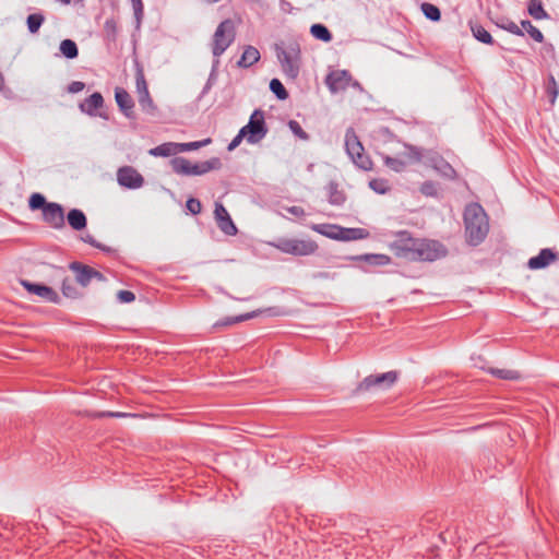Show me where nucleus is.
I'll return each mask as SVG.
<instances>
[{"label": "nucleus", "mask_w": 559, "mask_h": 559, "mask_svg": "<svg viewBox=\"0 0 559 559\" xmlns=\"http://www.w3.org/2000/svg\"><path fill=\"white\" fill-rule=\"evenodd\" d=\"M500 27L502 29H506L507 32L516 35V36H524V32L522 29V26L520 27L516 23L513 21H507L506 23L501 24Z\"/></svg>", "instance_id": "50"}, {"label": "nucleus", "mask_w": 559, "mask_h": 559, "mask_svg": "<svg viewBox=\"0 0 559 559\" xmlns=\"http://www.w3.org/2000/svg\"><path fill=\"white\" fill-rule=\"evenodd\" d=\"M68 224L74 230H82L86 227L87 219L83 211L79 209H72L67 215Z\"/></svg>", "instance_id": "26"}, {"label": "nucleus", "mask_w": 559, "mask_h": 559, "mask_svg": "<svg viewBox=\"0 0 559 559\" xmlns=\"http://www.w3.org/2000/svg\"><path fill=\"white\" fill-rule=\"evenodd\" d=\"M117 181L121 187L132 190L144 185L143 176L131 166H123L118 169Z\"/></svg>", "instance_id": "11"}, {"label": "nucleus", "mask_w": 559, "mask_h": 559, "mask_svg": "<svg viewBox=\"0 0 559 559\" xmlns=\"http://www.w3.org/2000/svg\"><path fill=\"white\" fill-rule=\"evenodd\" d=\"M352 74L347 70H336L328 74L325 83L332 92L344 91L349 86Z\"/></svg>", "instance_id": "15"}, {"label": "nucleus", "mask_w": 559, "mask_h": 559, "mask_svg": "<svg viewBox=\"0 0 559 559\" xmlns=\"http://www.w3.org/2000/svg\"><path fill=\"white\" fill-rule=\"evenodd\" d=\"M211 143V139H204L202 141H193L187 143H177L178 152H190L201 148L202 146Z\"/></svg>", "instance_id": "45"}, {"label": "nucleus", "mask_w": 559, "mask_h": 559, "mask_svg": "<svg viewBox=\"0 0 559 559\" xmlns=\"http://www.w3.org/2000/svg\"><path fill=\"white\" fill-rule=\"evenodd\" d=\"M45 15L41 12H36L27 15L26 26L31 34H37L41 25L45 23Z\"/></svg>", "instance_id": "29"}, {"label": "nucleus", "mask_w": 559, "mask_h": 559, "mask_svg": "<svg viewBox=\"0 0 559 559\" xmlns=\"http://www.w3.org/2000/svg\"><path fill=\"white\" fill-rule=\"evenodd\" d=\"M171 167L176 174L191 176V162L185 157H175L171 159Z\"/></svg>", "instance_id": "33"}, {"label": "nucleus", "mask_w": 559, "mask_h": 559, "mask_svg": "<svg viewBox=\"0 0 559 559\" xmlns=\"http://www.w3.org/2000/svg\"><path fill=\"white\" fill-rule=\"evenodd\" d=\"M311 229L333 240L340 238L341 226L336 224H312Z\"/></svg>", "instance_id": "27"}, {"label": "nucleus", "mask_w": 559, "mask_h": 559, "mask_svg": "<svg viewBox=\"0 0 559 559\" xmlns=\"http://www.w3.org/2000/svg\"><path fill=\"white\" fill-rule=\"evenodd\" d=\"M490 373L492 376H495L499 379H503V380H518L521 377L519 371L511 370V369L492 368V369H490Z\"/></svg>", "instance_id": "44"}, {"label": "nucleus", "mask_w": 559, "mask_h": 559, "mask_svg": "<svg viewBox=\"0 0 559 559\" xmlns=\"http://www.w3.org/2000/svg\"><path fill=\"white\" fill-rule=\"evenodd\" d=\"M464 225L466 241L471 246L480 245L488 235V216L478 203H471L464 211Z\"/></svg>", "instance_id": "2"}, {"label": "nucleus", "mask_w": 559, "mask_h": 559, "mask_svg": "<svg viewBox=\"0 0 559 559\" xmlns=\"http://www.w3.org/2000/svg\"><path fill=\"white\" fill-rule=\"evenodd\" d=\"M214 216L217 223L218 228L228 236H235L238 231L236 225L234 224L228 211L221 203H215Z\"/></svg>", "instance_id": "13"}, {"label": "nucleus", "mask_w": 559, "mask_h": 559, "mask_svg": "<svg viewBox=\"0 0 559 559\" xmlns=\"http://www.w3.org/2000/svg\"><path fill=\"white\" fill-rule=\"evenodd\" d=\"M345 151L352 162L362 170H371L373 163L371 158L365 154V148L359 141L355 130L348 128L345 133Z\"/></svg>", "instance_id": "4"}, {"label": "nucleus", "mask_w": 559, "mask_h": 559, "mask_svg": "<svg viewBox=\"0 0 559 559\" xmlns=\"http://www.w3.org/2000/svg\"><path fill=\"white\" fill-rule=\"evenodd\" d=\"M109 415L112 416V417H124V416H127L126 413H109Z\"/></svg>", "instance_id": "60"}, {"label": "nucleus", "mask_w": 559, "mask_h": 559, "mask_svg": "<svg viewBox=\"0 0 559 559\" xmlns=\"http://www.w3.org/2000/svg\"><path fill=\"white\" fill-rule=\"evenodd\" d=\"M135 86L139 94V105L145 114L154 116L157 107L155 106L147 87V83L142 69H138L135 74Z\"/></svg>", "instance_id": "9"}, {"label": "nucleus", "mask_w": 559, "mask_h": 559, "mask_svg": "<svg viewBox=\"0 0 559 559\" xmlns=\"http://www.w3.org/2000/svg\"><path fill=\"white\" fill-rule=\"evenodd\" d=\"M557 261H559V253L551 248H544L537 255L528 260L527 267L531 270H542Z\"/></svg>", "instance_id": "14"}, {"label": "nucleus", "mask_w": 559, "mask_h": 559, "mask_svg": "<svg viewBox=\"0 0 559 559\" xmlns=\"http://www.w3.org/2000/svg\"><path fill=\"white\" fill-rule=\"evenodd\" d=\"M131 5L134 12L135 20L138 24H140L143 16V2L142 0H131Z\"/></svg>", "instance_id": "53"}, {"label": "nucleus", "mask_w": 559, "mask_h": 559, "mask_svg": "<svg viewBox=\"0 0 559 559\" xmlns=\"http://www.w3.org/2000/svg\"><path fill=\"white\" fill-rule=\"evenodd\" d=\"M399 378L396 371H388L379 374H370L366 377L356 388V392H367L374 389L386 390L390 389Z\"/></svg>", "instance_id": "8"}, {"label": "nucleus", "mask_w": 559, "mask_h": 559, "mask_svg": "<svg viewBox=\"0 0 559 559\" xmlns=\"http://www.w3.org/2000/svg\"><path fill=\"white\" fill-rule=\"evenodd\" d=\"M393 254L408 262H433L448 254L447 247L438 240L415 238L407 230H400L389 245Z\"/></svg>", "instance_id": "1"}, {"label": "nucleus", "mask_w": 559, "mask_h": 559, "mask_svg": "<svg viewBox=\"0 0 559 559\" xmlns=\"http://www.w3.org/2000/svg\"><path fill=\"white\" fill-rule=\"evenodd\" d=\"M545 88H546V94L549 98V102L551 104H555V102L559 95V84L557 83L555 76L551 73L548 74Z\"/></svg>", "instance_id": "38"}, {"label": "nucleus", "mask_w": 559, "mask_h": 559, "mask_svg": "<svg viewBox=\"0 0 559 559\" xmlns=\"http://www.w3.org/2000/svg\"><path fill=\"white\" fill-rule=\"evenodd\" d=\"M286 211L296 217H302L306 215L305 210L301 206L297 205L288 206L286 207Z\"/></svg>", "instance_id": "56"}, {"label": "nucleus", "mask_w": 559, "mask_h": 559, "mask_svg": "<svg viewBox=\"0 0 559 559\" xmlns=\"http://www.w3.org/2000/svg\"><path fill=\"white\" fill-rule=\"evenodd\" d=\"M218 66H219V58L214 57V60L212 63V69L210 72L212 74V78L217 76Z\"/></svg>", "instance_id": "58"}, {"label": "nucleus", "mask_w": 559, "mask_h": 559, "mask_svg": "<svg viewBox=\"0 0 559 559\" xmlns=\"http://www.w3.org/2000/svg\"><path fill=\"white\" fill-rule=\"evenodd\" d=\"M276 57L282 66V70L289 79L295 80L299 75L301 50L297 41L293 40L285 46H275Z\"/></svg>", "instance_id": "3"}, {"label": "nucleus", "mask_w": 559, "mask_h": 559, "mask_svg": "<svg viewBox=\"0 0 559 559\" xmlns=\"http://www.w3.org/2000/svg\"><path fill=\"white\" fill-rule=\"evenodd\" d=\"M222 167V162L218 157H212L209 160L201 163H191V176H201L211 170H218Z\"/></svg>", "instance_id": "20"}, {"label": "nucleus", "mask_w": 559, "mask_h": 559, "mask_svg": "<svg viewBox=\"0 0 559 559\" xmlns=\"http://www.w3.org/2000/svg\"><path fill=\"white\" fill-rule=\"evenodd\" d=\"M61 292L64 297L71 299H78L82 296L76 286L69 278L62 281Z\"/></svg>", "instance_id": "39"}, {"label": "nucleus", "mask_w": 559, "mask_h": 559, "mask_svg": "<svg viewBox=\"0 0 559 559\" xmlns=\"http://www.w3.org/2000/svg\"><path fill=\"white\" fill-rule=\"evenodd\" d=\"M369 188L378 194H385L390 191L388 180L382 178H376L369 181Z\"/></svg>", "instance_id": "46"}, {"label": "nucleus", "mask_w": 559, "mask_h": 559, "mask_svg": "<svg viewBox=\"0 0 559 559\" xmlns=\"http://www.w3.org/2000/svg\"><path fill=\"white\" fill-rule=\"evenodd\" d=\"M522 29H525L527 34L537 43L544 41V35L543 33L532 24L528 20H523L521 22Z\"/></svg>", "instance_id": "40"}, {"label": "nucleus", "mask_w": 559, "mask_h": 559, "mask_svg": "<svg viewBox=\"0 0 559 559\" xmlns=\"http://www.w3.org/2000/svg\"><path fill=\"white\" fill-rule=\"evenodd\" d=\"M21 285L25 288L27 293L37 295L38 297L52 304H60L61 301V298L58 295V293L50 286L40 283H33L27 280H22Z\"/></svg>", "instance_id": "12"}, {"label": "nucleus", "mask_w": 559, "mask_h": 559, "mask_svg": "<svg viewBox=\"0 0 559 559\" xmlns=\"http://www.w3.org/2000/svg\"><path fill=\"white\" fill-rule=\"evenodd\" d=\"M178 153L177 143H163L150 151L153 156L168 157Z\"/></svg>", "instance_id": "32"}, {"label": "nucleus", "mask_w": 559, "mask_h": 559, "mask_svg": "<svg viewBox=\"0 0 559 559\" xmlns=\"http://www.w3.org/2000/svg\"><path fill=\"white\" fill-rule=\"evenodd\" d=\"M260 52L255 47L250 45L246 46L240 59L237 62V66L239 68L247 69L257 63L260 60Z\"/></svg>", "instance_id": "25"}, {"label": "nucleus", "mask_w": 559, "mask_h": 559, "mask_svg": "<svg viewBox=\"0 0 559 559\" xmlns=\"http://www.w3.org/2000/svg\"><path fill=\"white\" fill-rule=\"evenodd\" d=\"M426 164L445 179L453 180L456 178L455 169L437 152H426Z\"/></svg>", "instance_id": "10"}, {"label": "nucleus", "mask_w": 559, "mask_h": 559, "mask_svg": "<svg viewBox=\"0 0 559 559\" xmlns=\"http://www.w3.org/2000/svg\"><path fill=\"white\" fill-rule=\"evenodd\" d=\"M85 87V84L81 81H73L68 85V92L72 94H76L81 91H83Z\"/></svg>", "instance_id": "55"}, {"label": "nucleus", "mask_w": 559, "mask_h": 559, "mask_svg": "<svg viewBox=\"0 0 559 559\" xmlns=\"http://www.w3.org/2000/svg\"><path fill=\"white\" fill-rule=\"evenodd\" d=\"M43 219L53 228L64 226V213L60 204L50 202L43 211Z\"/></svg>", "instance_id": "16"}, {"label": "nucleus", "mask_w": 559, "mask_h": 559, "mask_svg": "<svg viewBox=\"0 0 559 559\" xmlns=\"http://www.w3.org/2000/svg\"><path fill=\"white\" fill-rule=\"evenodd\" d=\"M247 135L249 144H257L261 142L267 134L269 128L265 123V114L262 109H254L251 114L249 121L241 128Z\"/></svg>", "instance_id": "7"}, {"label": "nucleus", "mask_w": 559, "mask_h": 559, "mask_svg": "<svg viewBox=\"0 0 559 559\" xmlns=\"http://www.w3.org/2000/svg\"><path fill=\"white\" fill-rule=\"evenodd\" d=\"M186 206H187V210L191 214H193V215L199 214L201 212V210H202L201 202L198 199H194V198L188 199L187 203H186Z\"/></svg>", "instance_id": "51"}, {"label": "nucleus", "mask_w": 559, "mask_h": 559, "mask_svg": "<svg viewBox=\"0 0 559 559\" xmlns=\"http://www.w3.org/2000/svg\"><path fill=\"white\" fill-rule=\"evenodd\" d=\"M270 90L280 100H285L288 98V92L278 79L271 80Z\"/></svg>", "instance_id": "42"}, {"label": "nucleus", "mask_w": 559, "mask_h": 559, "mask_svg": "<svg viewBox=\"0 0 559 559\" xmlns=\"http://www.w3.org/2000/svg\"><path fill=\"white\" fill-rule=\"evenodd\" d=\"M382 158L384 165L395 173H402L406 169L407 163L399 157L383 155Z\"/></svg>", "instance_id": "37"}, {"label": "nucleus", "mask_w": 559, "mask_h": 559, "mask_svg": "<svg viewBox=\"0 0 559 559\" xmlns=\"http://www.w3.org/2000/svg\"><path fill=\"white\" fill-rule=\"evenodd\" d=\"M60 53L67 59H75L79 56V48L74 40L63 39L59 46Z\"/></svg>", "instance_id": "31"}, {"label": "nucleus", "mask_w": 559, "mask_h": 559, "mask_svg": "<svg viewBox=\"0 0 559 559\" xmlns=\"http://www.w3.org/2000/svg\"><path fill=\"white\" fill-rule=\"evenodd\" d=\"M105 38L109 43H115L118 37V25L115 19H107L104 23Z\"/></svg>", "instance_id": "36"}, {"label": "nucleus", "mask_w": 559, "mask_h": 559, "mask_svg": "<svg viewBox=\"0 0 559 559\" xmlns=\"http://www.w3.org/2000/svg\"><path fill=\"white\" fill-rule=\"evenodd\" d=\"M419 190L426 197L436 198L439 195V185L431 180L423 182Z\"/></svg>", "instance_id": "47"}, {"label": "nucleus", "mask_w": 559, "mask_h": 559, "mask_svg": "<svg viewBox=\"0 0 559 559\" xmlns=\"http://www.w3.org/2000/svg\"><path fill=\"white\" fill-rule=\"evenodd\" d=\"M92 280H97V281L103 282L106 280V277L104 276L103 273H100L99 271L92 267Z\"/></svg>", "instance_id": "59"}, {"label": "nucleus", "mask_w": 559, "mask_h": 559, "mask_svg": "<svg viewBox=\"0 0 559 559\" xmlns=\"http://www.w3.org/2000/svg\"><path fill=\"white\" fill-rule=\"evenodd\" d=\"M246 139L247 140V135L245 134V131H242L241 129L239 130L238 134L230 141V143L228 144L227 146V150L228 151H234L240 143L241 141Z\"/></svg>", "instance_id": "54"}, {"label": "nucleus", "mask_w": 559, "mask_h": 559, "mask_svg": "<svg viewBox=\"0 0 559 559\" xmlns=\"http://www.w3.org/2000/svg\"><path fill=\"white\" fill-rule=\"evenodd\" d=\"M50 202H47L46 201V198L40 194V193H33L29 199H28V207L32 210V211H36V210H41L44 211V209L46 206H48Z\"/></svg>", "instance_id": "43"}, {"label": "nucleus", "mask_w": 559, "mask_h": 559, "mask_svg": "<svg viewBox=\"0 0 559 559\" xmlns=\"http://www.w3.org/2000/svg\"><path fill=\"white\" fill-rule=\"evenodd\" d=\"M310 34L316 38L323 43H330L333 38L332 33L330 29L321 23H317L311 25L310 27Z\"/></svg>", "instance_id": "30"}, {"label": "nucleus", "mask_w": 559, "mask_h": 559, "mask_svg": "<svg viewBox=\"0 0 559 559\" xmlns=\"http://www.w3.org/2000/svg\"><path fill=\"white\" fill-rule=\"evenodd\" d=\"M403 145L406 150L404 155L411 163H419L423 158H426V154H424L425 151L421 147L408 143H404Z\"/></svg>", "instance_id": "34"}, {"label": "nucleus", "mask_w": 559, "mask_h": 559, "mask_svg": "<svg viewBox=\"0 0 559 559\" xmlns=\"http://www.w3.org/2000/svg\"><path fill=\"white\" fill-rule=\"evenodd\" d=\"M82 241H84L85 243H88L90 246L94 247V248H97L104 252H111V248L107 247V246H104L102 245L100 242H98L91 234H86L84 236L81 237Z\"/></svg>", "instance_id": "49"}, {"label": "nucleus", "mask_w": 559, "mask_h": 559, "mask_svg": "<svg viewBox=\"0 0 559 559\" xmlns=\"http://www.w3.org/2000/svg\"><path fill=\"white\" fill-rule=\"evenodd\" d=\"M69 269L75 274V281L83 287L92 282V266L73 261L69 264Z\"/></svg>", "instance_id": "19"}, {"label": "nucleus", "mask_w": 559, "mask_h": 559, "mask_svg": "<svg viewBox=\"0 0 559 559\" xmlns=\"http://www.w3.org/2000/svg\"><path fill=\"white\" fill-rule=\"evenodd\" d=\"M420 10L426 19L432 21V22H439L441 20V11L440 9L429 2H424L420 5Z\"/></svg>", "instance_id": "35"}, {"label": "nucleus", "mask_w": 559, "mask_h": 559, "mask_svg": "<svg viewBox=\"0 0 559 559\" xmlns=\"http://www.w3.org/2000/svg\"><path fill=\"white\" fill-rule=\"evenodd\" d=\"M288 128L296 138L302 140V141L309 140V134L301 128V126L298 121L289 120Z\"/></svg>", "instance_id": "48"}, {"label": "nucleus", "mask_w": 559, "mask_h": 559, "mask_svg": "<svg viewBox=\"0 0 559 559\" xmlns=\"http://www.w3.org/2000/svg\"><path fill=\"white\" fill-rule=\"evenodd\" d=\"M276 249L282 251L283 253L296 255V257H305L313 254L318 250V245L313 240H304V239H289V238H280L276 242H273Z\"/></svg>", "instance_id": "6"}, {"label": "nucleus", "mask_w": 559, "mask_h": 559, "mask_svg": "<svg viewBox=\"0 0 559 559\" xmlns=\"http://www.w3.org/2000/svg\"><path fill=\"white\" fill-rule=\"evenodd\" d=\"M370 233L365 228L359 227H342L340 230V241H353L368 238Z\"/></svg>", "instance_id": "22"}, {"label": "nucleus", "mask_w": 559, "mask_h": 559, "mask_svg": "<svg viewBox=\"0 0 559 559\" xmlns=\"http://www.w3.org/2000/svg\"><path fill=\"white\" fill-rule=\"evenodd\" d=\"M117 299L121 304H130L135 300V295L131 290H119L117 293Z\"/></svg>", "instance_id": "52"}, {"label": "nucleus", "mask_w": 559, "mask_h": 559, "mask_svg": "<svg viewBox=\"0 0 559 559\" xmlns=\"http://www.w3.org/2000/svg\"><path fill=\"white\" fill-rule=\"evenodd\" d=\"M216 80H217V76L212 78V74L210 73L209 79L202 90V93H201L202 96L205 95L211 90L212 85L216 82Z\"/></svg>", "instance_id": "57"}, {"label": "nucleus", "mask_w": 559, "mask_h": 559, "mask_svg": "<svg viewBox=\"0 0 559 559\" xmlns=\"http://www.w3.org/2000/svg\"><path fill=\"white\" fill-rule=\"evenodd\" d=\"M472 32H473L474 37H475L477 40H479L480 43L488 44V45L493 44V38H492V36H491V35H490V33H489L485 27H483L481 25H476V26L472 27Z\"/></svg>", "instance_id": "41"}, {"label": "nucleus", "mask_w": 559, "mask_h": 559, "mask_svg": "<svg viewBox=\"0 0 559 559\" xmlns=\"http://www.w3.org/2000/svg\"><path fill=\"white\" fill-rule=\"evenodd\" d=\"M527 12L534 20H545L549 15L543 7L542 0H530L527 4Z\"/></svg>", "instance_id": "28"}, {"label": "nucleus", "mask_w": 559, "mask_h": 559, "mask_svg": "<svg viewBox=\"0 0 559 559\" xmlns=\"http://www.w3.org/2000/svg\"><path fill=\"white\" fill-rule=\"evenodd\" d=\"M62 3L64 4H69L71 2V0H60Z\"/></svg>", "instance_id": "61"}, {"label": "nucleus", "mask_w": 559, "mask_h": 559, "mask_svg": "<svg viewBox=\"0 0 559 559\" xmlns=\"http://www.w3.org/2000/svg\"><path fill=\"white\" fill-rule=\"evenodd\" d=\"M115 99L120 111L128 118L133 116L134 102L123 87L115 88Z\"/></svg>", "instance_id": "17"}, {"label": "nucleus", "mask_w": 559, "mask_h": 559, "mask_svg": "<svg viewBox=\"0 0 559 559\" xmlns=\"http://www.w3.org/2000/svg\"><path fill=\"white\" fill-rule=\"evenodd\" d=\"M352 260L365 261L369 265H374V266L388 265L391 262V258L389 255H386V254H383V253H365V254H359V255L352 257Z\"/></svg>", "instance_id": "24"}, {"label": "nucleus", "mask_w": 559, "mask_h": 559, "mask_svg": "<svg viewBox=\"0 0 559 559\" xmlns=\"http://www.w3.org/2000/svg\"><path fill=\"white\" fill-rule=\"evenodd\" d=\"M104 106V97L99 92L90 95L84 102L79 104V109L91 117L98 115L97 110Z\"/></svg>", "instance_id": "18"}, {"label": "nucleus", "mask_w": 559, "mask_h": 559, "mask_svg": "<svg viewBox=\"0 0 559 559\" xmlns=\"http://www.w3.org/2000/svg\"><path fill=\"white\" fill-rule=\"evenodd\" d=\"M328 193V201L331 205L342 206L346 201V195L343 190L338 189V183L330 181L325 187Z\"/></svg>", "instance_id": "21"}, {"label": "nucleus", "mask_w": 559, "mask_h": 559, "mask_svg": "<svg viewBox=\"0 0 559 559\" xmlns=\"http://www.w3.org/2000/svg\"><path fill=\"white\" fill-rule=\"evenodd\" d=\"M236 38L235 24L230 19L222 21L215 29L212 43V53L219 58Z\"/></svg>", "instance_id": "5"}, {"label": "nucleus", "mask_w": 559, "mask_h": 559, "mask_svg": "<svg viewBox=\"0 0 559 559\" xmlns=\"http://www.w3.org/2000/svg\"><path fill=\"white\" fill-rule=\"evenodd\" d=\"M258 314H259V311H251V312L235 316V317H226V318H223V319L216 321L212 328L214 330H217V329L231 326L236 323L253 319V318L258 317Z\"/></svg>", "instance_id": "23"}]
</instances>
